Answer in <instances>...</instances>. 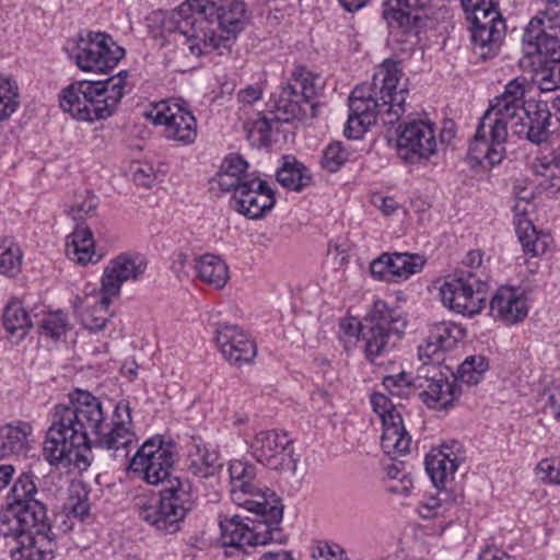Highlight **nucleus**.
<instances>
[{"label": "nucleus", "instance_id": "1", "mask_svg": "<svg viewBox=\"0 0 560 560\" xmlns=\"http://www.w3.org/2000/svg\"><path fill=\"white\" fill-rule=\"evenodd\" d=\"M69 405H57L51 416V424L44 441V455L51 465H69L72 453L90 450L95 444L104 450H119L132 443L135 433L126 424L131 421L130 408L126 402L115 407L113 425L100 398L89 392L75 390L69 395Z\"/></svg>", "mask_w": 560, "mask_h": 560}, {"label": "nucleus", "instance_id": "2", "mask_svg": "<svg viewBox=\"0 0 560 560\" xmlns=\"http://www.w3.org/2000/svg\"><path fill=\"white\" fill-rule=\"evenodd\" d=\"M399 62L386 59L373 75L371 84L355 86L349 96V117L345 135L359 139L378 120L383 125L396 124L405 113L408 90L400 84Z\"/></svg>", "mask_w": 560, "mask_h": 560}, {"label": "nucleus", "instance_id": "3", "mask_svg": "<svg viewBox=\"0 0 560 560\" xmlns=\"http://www.w3.org/2000/svg\"><path fill=\"white\" fill-rule=\"evenodd\" d=\"M127 71L105 81H77L63 89L60 107L73 118L95 121L112 116L125 95Z\"/></svg>", "mask_w": 560, "mask_h": 560}, {"label": "nucleus", "instance_id": "4", "mask_svg": "<svg viewBox=\"0 0 560 560\" xmlns=\"http://www.w3.org/2000/svg\"><path fill=\"white\" fill-rule=\"evenodd\" d=\"M523 42L527 55L536 54L540 67L534 70L532 81L541 92L560 89V10L551 9L534 16L525 28Z\"/></svg>", "mask_w": 560, "mask_h": 560}, {"label": "nucleus", "instance_id": "5", "mask_svg": "<svg viewBox=\"0 0 560 560\" xmlns=\"http://www.w3.org/2000/svg\"><path fill=\"white\" fill-rule=\"evenodd\" d=\"M256 518L240 515L220 516L221 539L223 546L243 549L245 546L281 542L280 523L283 516V505L257 506L246 509Z\"/></svg>", "mask_w": 560, "mask_h": 560}, {"label": "nucleus", "instance_id": "6", "mask_svg": "<svg viewBox=\"0 0 560 560\" xmlns=\"http://www.w3.org/2000/svg\"><path fill=\"white\" fill-rule=\"evenodd\" d=\"M195 499L189 481L174 478L159 497L138 498L136 506L140 518L165 534H174L180 528Z\"/></svg>", "mask_w": 560, "mask_h": 560}, {"label": "nucleus", "instance_id": "7", "mask_svg": "<svg viewBox=\"0 0 560 560\" xmlns=\"http://www.w3.org/2000/svg\"><path fill=\"white\" fill-rule=\"evenodd\" d=\"M405 326L406 322L397 310L390 308L382 300L374 301L361 327V339L368 360L377 363V359L390 354L400 340Z\"/></svg>", "mask_w": 560, "mask_h": 560}, {"label": "nucleus", "instance_id": "8", "mask_svg": "<svg viewBox=\"0 0 560 560\" xmlns=\"http://www.w3.org/2000/svg\"><path fill=\"white\" fill-rule=\"evenodd\" d=\"M515 119L490 106L480 118L469 144V158L481 166L492 167L501 163L506 153L508 128L518 127Z\"/></svg>", "mask_w": 560, "mask_h": 560}, {"label": "nucleus", "instance_id": "9", "mask_svg": "<svg viewBox=\"0 0 560 560\" xmlns=\"http://www.w3.org/2000/svg\"><path fill=\"white\" fill-rule=\"evenodd\" d=\"M488 284L475 272L458 270L448 276L440 288V295L444 306L451 311L474 316L486 306Z\"/></svg>", "mask_w": 560, "mask_h": 560}, {"label": "nucleus", "instance_id": "10", "mask_svg": "<svg viewBox=\"0 0 560 560\" xmlns=\"http://www.w3.org/2000/svg\"><path fill=\"white\" fill-rule=\"evenodd\" d=\"M174 444L160 436L145 441L131 458L129 469L149 485L170 482L174 465Z\"/></svg>", "mask_w": 560, "mask_h": 560}, {"label": "nucleus", "instance_id": "11", "mask_svg": "<svg viewBox=\"0 0 560 560\" xmlns=\"http://www.w3.org/2000/svg\"><path fill=\"white\" fill-rule=\"evenodd\" d=\"M232 501L244 509L257 506L282 505L281 500L268 488L261 487L256 480L254 465L234 460L229 466Z\"/></svg>", "mask_w": 560, "mask_h": 560}, {"label": "nucleus", "instance_id": "12", "mask_svg": "<svg viewBox=\"0 0 560 560\" xmlns=\"http://www.w3.org/2000/svg\"><path fill=\"white\" fill-rule=\"evenodd\" d=\"M417 374L412 377V387L419 389L423 402L433 409L452 407L460 395L455 382H450L441 372L440 364L421 361Z\"/></svg>", "mask_w": 560, "mask_h": 560}, {"label": "nucleus", "instance_id": "13", "mask_svg": "<svg viewBox=\"0 0 560 560\" xmlns=\"http://www.w3.org/2000/svg\"><path fill=\"white\" fill-rule=\"evenodd\" d=\"M124 56L125 49L109 35L96 33L79 39L74 59L83 71L105 73L116 67Z\"/></svg>", "mask_w": 560, "mask_h": 560}, {"label": "nucleus", "instance_id": "14", "mask_svg": "<svg viewBox=\"0 0 560 560\" xmlns=\"http://www.w3.org/2000/svg\"><path fill=\"white\" fill-rule=\"evenodd\" d=\"M250 450L257 462L270 469L291 472L296 469L292 440L285 432L260 431L253 439Z\"/></svg>", "mask_w": 560, "mask_h": 560}, {"label": "nucleus", "instance_id": "15", "mask_svg": "<svg viewBox=\"0 0 560 560\" xmlns=\"http://www.w3.org/2000/svg\"><path fill=\"white\" fill-rule=\"evenodd\" d=\"M154 125L165 127L166 137L189 144L197 138L195 116L177 101H161L144 113Z\"/></svg>", "mask_w": 560, "mask_h": 560}, {"label": "nucleus", "instance_id": "16", "mask_svg": "<svg viewBox=\"0 0 560 560\" xmlns=\"http://www.w3.org/2000/svg\"><path fill=\"white\" fill-rule=\"evenodd\" d=\"M371 404L382 421L381 446L384 453L393 458L409 453L411 438L406 431L402 417L394 404L383 394H373Z\"/></svg>", "mask_w": 560, "mask_h": 560}, {"label": "nucleus", "instance_id": "17", "mask_svg": "<svg viewBox=\"0 0 560 560\" xmlns=\"http://www.w3.org/2000/svg\"><path fill=\"white\" fill-rule=\"evenodd\" d=\"M147 259L139 253H122L104 268L101 293L114 298L120 294L122 283L138 281L147 270Z\"/></svg>", "mask_w": 560, "mask_h": 560}, {"label": "nucleus", "instance_id": "18", "mask_svg": "<svg viewBox=\"0 0 560 560\" xmlns=\"http://www.w3.org/2000/svg\"><path fill=\"white\" fill-rule=\"evenodd\" d=\"M436 139L433 127L422 120L405 124L398 133L397 148L405 161L429 159L436 152Z\"/></svg>", "mask_w": 560, "mask_h": 560}, {"label": "nucleus", "instance_id": "19", "mask_svg": "<svg viewBox=\"0 0 560 560\" xmlns=\"http://www.w3.org/2000/svg\"><path fill=\"white\" fill-rule=\"evenodd\" d=\"M232 192L236 211L249 219L261 218L276 203L272 189L258 177L243 183Z\"/></svg>", "mask_w": 560, "mask_h": 560}, {"label": "nucleus", "instance_id": "20", "mask_svg": "<svg viewBox=\"0 0 560 560\" xmlns=\"http://www.w3.org/2000/svg\"><path fill=\"white\" fill-rule=\"evenodd\" d=\"M215 342L224 359L237 366L252 363L257 354L254 340L236 325H220Z\"/></svg>", "mask_w": 560, "mask_h": 560}, {"label": "nucleus", "instance_id": "21", "mask_svg": "<svg viewBox=\"0 0 560 560\" xmlns=\"http://www.w3.org/2000/svg\"><path fill=\"white\" fill-rule=\"evenodd\" d=\"M307 109L310 110L311 117L316 116L317 105L307 102L303 95L296 91V84L288 82L281 88L275 98L271 114L273 115V119L278 122H291L305 118L307 116Z\"/></svg>", "mask_w": 560, "mask_h": 560}, {"label": "nucleus", "instance_id": "22", "mask_svg": "<svg viewBox=\"0 0 560 560\" xmlns=\"http://www.w3.org/2000/svg\"><path fill=\"white\" fill-rule=\"evenodd\" d=\"M16 520L13 523L21 526L23 532L35 536H42L48 545H52L55 536L51 532L50 522L47 515V506L39 499L27 500L16 505Z\"/></svg>", "mask_w": 560, "mask_h": 560}, {"label": "nucleus", "instance_id": "23", "mask_svg": "<svg viewBox=\"0 0 560 560\" xmlns=\"http://www.w3.org/2000/svg\"><path fill=\"white\" fill-rule=\"evenodd\" d=\"M528 313L526 300L515 289L500 288L490 301V314L506 325L523 322Z\"/></svg>", "mask_w": 560, "mask_h": 560}, {"label": "nucleus", "instance_id": "24", "mask_svg": "<svg viewBox=\"0 0 560 560\" xmlns=\"http://www.w3.org/2000/svg\"><path fill=\"white\" fill-rule=\"evenodd\" d=\"M430 0H386L388 7L387 19L390 24L396 23L404 33L417 32Z\"/></svg>", "mask_w": 560, "mask_h": 560}, {"label": "nucleus", "instance_id": "25", "mask_svg": "<svg viewBox=\"0 0 560 560\" xmlns=\"http://www.w3.org/2000/svg\"><path fill=\"white\" fill-rule=\"evenodd\" d=\"M550 118L551 114L547 105L536 104L529 108H525L523 119H515L518 127H514V132L517 135L525 133L526 138L536 144L545 142L550 135Z\"/></svg>", "mask_w": 560, "mask_h": 560}, {"label": "nucleus", "instance_id": "26", "mask_svg": "<svg viewBox=\"0 0 560 560\" xmlns=\"http://www.w3.org/2000/svg\"><path fill=\"white\" fill-rule=\"evenodd\" d=\"M457 467V457L447 446L432 450L425 457V470L438 489L445 488L453 480Z\"/></svg>", "mask_w": 560, "mask_h": 560}, {"label": "nucleus", "instance_id": "27", "mask_svg": "<svg viewBox=\"0 0 560 560\" xmlns=\"http://www.w3.org/2000/svg\"><path fill=\"white\" fill-rule=\"evenodd\" d=\"M474 52L481 59L494 57L501 47L505 36V21H499L491 27L469 26Z\"/></svg>", "mask_w": 560, "mask_h": 560}, {"label": "nucleus", "instance_id": "28", "mask_svg": "<svg viewBox=\"0 0 560 560\" xmlns=\"http://www.w3.org/2000/svg\"><path fill=\"white\" fill-rule=\"evenodd\" d=\"M248 163L238 154H230L221 164L215 182L223 192H231L256 176L247 172Z\"/></svg>", "mask_w": 560, "mask_h": 560}, {"label": "nucleus", "instance_id": "29", "mask_svg": "<svg viewBox=\"0 0 560 560\" xmlns=\"http://www.w3.org/2000/svg\"><path fill=\"white\" fill-rule=\"evenodd\" d=\"M54 547V541L52 545H48L42 536L25 533L12 545L10 557L12 560H51Z\"/></svg>", "mask_w": 560, "mask_h": 560}, {"label": "nucleus", "instance_id": "30", "mask_svg": "<svg viewBox=\"0 0 560 560\" xmlns=\"http://www.w3.org/2000/svg\"><path fill=\"white\" fill-rule=\"evenodd\" d=\"M525 79L516 78L505 85V91L501 96L494 98L490 105L502 112L503 115L522 120L525 114L524 107Z\"/></svg>", "mask_w": 560, "mask_h": 560}, {"label": "nucleus", "instance_id": "31", "mask_svg": "<svg viewBox=\"0 0 560 560\" xmlns=\"http://www.w3.org/2000/svg\"><path fill=\"white\" fill-rule=\"evenodd\" d=\"M32 427L27 422L18 421L0 428V459L19 455L26 450Z\"/></svg>", "mask_w": 560, "mask_h": 560}, {"label": "nucleus", "instance_id": "32", "mask_svg": "<svg viewBox=\"0 0 560 560\" xmlns=\"http://www.w3.org/2000/svg\"><path fill=\"white\" fill-rule=\"evenodd\" d=\"M195 270L198 278L214 289H222L229 280V267L217 255L206 254L195 261Z\"/></svg>", "mask_w": 560, "mask_h": 560}, {"label": "nucleus", "instance_id": "33", "mask_svg": "<svg viewBox=\"0 0 560 560\" xmlns=\"http://www.w3.org/2000/svg\"><path fill=\"white\" fill-rule=\"evenodd\" d=\"M222 467L219 455L210 452L205 446L192 442L188 450L187 468L200 478H209L214 476Z\"/></svg>", "mask_w": 560, "mask_h": 560}, {"label": "nucleus", "instance_id": "34", "mask_svg": "<svg viewBox=\"0 0 560 560\" xmlns=\"http://www.w3.org/2000/svg\"><path fill=\"white\" fill-rule=\"evenodd\" d=\"M67 257L80 265L93 261L95 256L93 234L89 228H77L66 242Z\"/></svg>", "mask_w": 560, "mask_h": 560}, {"label": "nucleus", "instance_id": "35", "mask_svg": "<svg viewBox=\"0 0 560 560\" xmlns=\"http://www.w3.org/2000/svg\"><path fill=\"white\" fill-rule=\"evenodd\" d=\"M460 3L471 26L491 27L504 21L493 0H460Z\"/></svg>", "mask_w": 560, "mask_h": 560}, {"label": "nucleus", "instance_id": "36", "mask_svg": "<svg viewBox=\"0 0 560 560\" xmlns=\"http://www.w3.org/2000/svg\"><path fill=\"white\" fill-rule=\"evenodd\" d=\"M248 21L249 16L243 1H233L228 7L223 4L222 10L214 19L222 32L228 34V38L230 36L235 38L245 28Z\"/></svg>", "mask_w": 560, "mask_h": 560}, {"label": "nucleus", "instance_id": "37", "mask_svg": "<svg viewBox=\"0 0 560 560\" xmlns=\"http://www.w3.org/2000/svg\"><path fill=\"white\" fill-rule=\"evenodd\" d=\"M278 183L287 189L301 191L311 184L312 177L305 166L294 158L285 156L277 172Z\"/></svg>", "mask_w": 560, "mask_h": 560}, {"label": "nucleus", "instance_id": "38", "mask_svg": "<svg viewBox=\"0 0 560 560\" xmlns=\"http://www.w3.org/2000/svg\"><path fill=\"white\" fill-rule=\"evenodd\" d=\"M516 233L523 250L532 257L544 255L551 243V236L539 233L530 221H520Z\"/></svg>", "mask_w": 560, "mask_h": 560}, {"label": "nucleus", "instance_id": "39", "mask_svg": "<svg viewBox=\"0 0 560 560\" xmlns=\"http://www.w3.org/2000/svg\"><path fill=\"white\" fill-rule=\"evenodd\" d=\"M2 317L5 330L12 336L19 334V339H22L33 326L28 313L18 300H12L7 304Z\"/></svg>", "mask_w": 560, "mask_h": 560}, {"label": "nucleus", "instance_id": "40", "mask_svg": "<svg viewBox=\"0 0 560 560\" xmlns=\"http://www.w3.org/2000/svg\"><path fill=\"white\" fill-rule=\"evenodd\" d=\"M113 298L112 295L102 294L98 303L82 313L81 320L86 329L100 331L106 326L109 316L108 306Z\"/></svg>", "mask_w": 560, "mask_h": 560}, {"label": "nucleus", "instance_id": "41", "mask_svg": "<svg viewBox=\"0 0 560 560\" xmlns=\"http://www.w3.org/2000/svg\"><path fill=\"white\" fill-rule=\"evenodd\" d=\"M390 260L392 276L404 279L420 271L425 262L422 256L408 253H393Z\"/></svg>", "mask_w": 560, "mask_h": 560}, {"label": "nucleus", "instance_id": "42", "mask_svg": "<svg viewBox=\"0 0 560 560\" xmlns=\"http://www.w3.org/2000/svg\"><path fill=\"white\" fill-rule=\"evenodd\" d=\"M18 83L0 77V120L9 119L20 105Z\"/></svg>", "mask_w": 560, "mask_h": 560}, {"label": "nucleus", "instance_id": "43", "mask_svg": "<svg viewBox=\"0 0 560 560\" xmlns=\"http://www.w3.org/2000/svg\"><path fill=\"white\" fill-rule=\"evenodd\" d=\"M430 332L431 340L440 343L445 351L453 349L466 336V330L454 323H438Z\"/></svg>", "mask_w": 560, "mask_h": 560}, {"label": "nucleus", "instance_id": "44", "mask_svg": "<svg viewBox=\"0 0 560 560\" xmlns=\"http://www.w3.org/2000/svg\"><path fill=\"white\" fill-rule=\"evenodd\" d=\"M98 201L89 190L77 192L67 213L73 221H81L95 214Z\"/></svg>", "mask_w": 560, "mask_h": 560}, {"label": "nucleus", "instance_id": "45", "mask_svg": "<svg viewBox=\"0 0 560 560\" xmlns=\"http://www.w3.org/2000/svg\"><path fill=\"white\" fill-rule=\"evenodd\" d=\"M289 82L296 84V91L310 103L320 88L319 77L313 74L304 67L295 68Z\"/></svg>", "mask_w": 560, "mask_h": 560}, {"label": "nucleus", "instance_id": "46", "mask_svg": "<svg viewBox=\"0 0 560 560\" xmlns=\"http://www.w3.org/2000/svg\"><path fill=\"white\" fill-rule=\"evenodd\" d=\"M533 172L545 178L540 185L547 189L560 190V166L549 160V156L535 159L532 163Z\"/></svg>", "mask_w": 560, "mask_h": 560}, {"label": "nucleus", "instance_id": "47", "mask_svg": "<svg viewBox=\"0 0 560 560\" xmlns=\"http://www.w3.org/2000/svg\"><path fill=\"white\" fill-rule=\"evenodd\" d=\"M487 370L488 362L483 355H470L459 365L458 374L462 382L476 385Z\"/></svg>", "mask_w": 560, "mask_h": 560}, {"label": "nucleus", "instance_id": "48", "mask_svg": "<svg viewBox=\"0 0 560 560\" xmlns=\"http://www.w3.org/2000/svg\"><path fill=\"white\" fill-rule=\"evenodd\" d=\"M223 4L224 0H187L179 7L178 14L184 16L187 12L195 11L212 23Z\"/></svg>", "mask_w": 560, "mask_h": 560}, {"label": "nucleus", "instance_id": "49", "mask_svg": "<svg viewBox=\"0 0 560 560\" xmlns=\"http://www.w3.org/2000/svg\"><path fill=\"white\" fill-rule=\"evenodd\" d=\"M273 120V117L268 118L262 113H258V118L247 126V137L252 144L261 147L269 143Z\"/></svg>", "mask_w": 560, "mask_h": 560}, {"label": "nucleus", "instance_id": "50", "mask_svg": "<svg viewBox=\"0 0 560 560\" xmlns=\"http://www.w3.org/2000/svg\"><path fill=\"white\" fill-rule=\"evenodd\" d=\"M35 476L31 472H23L16 481L13 483L11 494L13 498V505H20L25 503L27 500H34L37 493V487L35 485Z\"/></svg>", "mask_w": 560, "mask_h": 560}, {"label": "nucleus", "instance_id": "51", "mask_svg": "<svg viewBox=\"0 0 560 560\" xmlns=\"http://www.w3.org/2000/svg\"><path fill=\"white\" fill-rule=\"evenodd\" d=\"M22 264V252L15 246H0V273L7 277H14L20 272Z\"/></svg>", "mask_w": 560, "mask_h": 560}, {"label": "nucleus", "instance_id": "52", "mask_svg": "<svg viewBox=\"0 0 560 560\" xmlns=\"http://www.w3.org/2000/svg\"><path fill=\"white\" fill-rule=\"evenodd\" d=\"M349 153L341 142L330 143L323 152L322 166L328 172H337L348 160Z\"/></svg>", "mask_w": 560, "mask_h": 560}, {"label": "nucleus", "instance_id": "53", "mask_svg": "<svg viewBox=\"0 0 560 560\" xmlns=\"http://www.w3.org/2000/svg\"><path fill=\"white\" fill-rule=\"evenodd\" d=\"M535 474L542 483L560 486V460L544 458L535 467Z\"/></svg>", "mask_w": 560, "mask_h": 560}, {"label": "nucleus", "instance_id": "54", "mask_svg": "<svg viewBox=\"0 0 560 560\" xmlns=\"http://www.w3.org/2000/svg\"><path fill=\"white\" fill-rule=\"evenodd\" d=\"M39 328L42 335L52 339H58L67 331L66 317L62 313L49 314L47 317L42 319Z\"/></svg>", "mask_w": 560, "mask_h": 560}, {"label": "nucleus", "instance_id": "55", "mask_svg": "<svg viewBox=\"0 0 560 560\" xmlns=\"http://www.w3.org/2000/svg\"><path fill=\"white\" fill-rule=\"evenodd\" d=\"M445 349L438 342L431 340V334L425 340L424 345L418 348V357L420 361H431L440 364L443 361V353Z\"/></svg>", "mask_w": 560, "mask_h": 560}, {"label": "nucleus", "instance_id": "56", "mask_svg": "<svg viewBox=\"0 0 560 560\" xmlns=\"http://www.w3.org/2000/svg\"><path fill=\"white\" fill-rule=\"evenodd\" d=\"M69 514L73 515L74 517L79 518L80 521H83L85 516L89 515L90 511V503L88 500V495L84 492L83 494H80L77 492L75 494L71 493L69 498Z\"/></svg>", "mask_w": 560, "mask_h": 560}, {"label": "nucleus", "instance_id": "57", "mask_svg": "<svg viewBox=\"0 0 560 560\" xmlns=\"http://www.w3.org/2000/svg\"><path fill=\"white\" fill-rule=\"evenodd\" d=\"M383 385L392 395H400L402 387L412 386V377L406 372H401L397 375H388L384 377Z\"/></svg>", "mask_w": 560, "mask_h": 560}, {"label": "nucleus", "instance_id": "58", "mask_svg": "<svg viewBox=\"0 0 560 560\" xmlns=\"http://www.w3.org/2000/svg\"><path fill=\"white\" fill-rule=\"evenodd\" d=\"M390 254L384 253L377 259L371 262V273L377 279L384 280L392 276V267L389 266Z\"/></svg>", "mask_w": 560, "mask_h": 560}, {"label": "nucleus", "instance_id": "59", "mask_svg": "<svg viewBox=\"0 0 560 560\" xmlns=\"http://www.w3.org/2000/svg\"><path fill=\"white\" fill-rule=\"evenodd\" d=\"M13 520H16V515L12 516L11 518L8 515H3L0 517V536H3L4 538H11L12 542L14 544L15 540L19 539L20 535H24L21 526H16L13 523Z\"/></svg>", "mask_w": 560, "mask_h": 560}, {"label": "nucleus", "instance_id": "60", "mask_svg": "<svg viewBox=\"0 0 560 560\" xmlns=\"http://www.w3.org/2000/svg\"><path fill=\"white\" fill-rule=\"evenodd\" d=\"M442 504L441 499L430 498L427 502L418 506V513L422 518H432L441 514Z\"/></svg>", "mask_w": 560, "mask_h": 560}, {"label": "nucleus", "instance_id": "61", "mask_svg": "<svg viewBox=\"0 0 560 560\" xmlns=\"http://www.w3.org/2000/svg\"><path fill=\"white\" fill-rule=\"evenodd\" d=\"M262 89L259 85H248L237 93V98L243 104H253L262 96Z\"/></svg>", "mask_w": 560, "mask_h": 560}, {"label": "nucleus", "instance_id": "62", "mask_svg": "<svg viewBox=\"0 0 560 560\" xmlns=\"http://www.w3.org/2000/svg\"><path fill=\"white\" fill-rule=\"evenodd\" d=\"M133 180L143 187H150L154 182L151 167H137L133 172Z\"/></svg>", "mask_w": 560, "mask_h": 560}, {"label": "nucleus", "instance_id": "63", "mask_svg": "<svg viewBox=\"0 0 560 560\" xmlns=\"http://www.w3.org/2000/svg\"><path fill=\"white\" fill-rule=\"evenodd\" d=\"M361 327H362V322H358L357 318H354V317L343 318L340 322L341 330L346 335L351 336V337L357 336L358 334L361 335Z\"/></svg>", "mask_w": 560, "mask_h": 560}, {"label": "nucleus", "instance_id": "64", "mask_svg": "<svg viewBox=\"0 0 560 560\" xmlns=\"http://www.w3.org/2000/svg\"><path fill=\"white\" fill-rule=\"evenodd\" d=\"M478 560H514L511 556L508 553L495 549L487 547L485 548L480 555Z\"/></svg>", "mask_w": 560, "mask_h": 560}]
</instances>
